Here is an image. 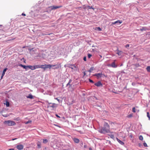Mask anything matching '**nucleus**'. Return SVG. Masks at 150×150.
Returning <instances> with one entry per match:
<instances>
[{
  "instance_id": "obj_38",
  "label": "nucleus",
  "mask_w": 150,
  "mask_h": 150,
  "mask_svg": "<svg viewBox=\"0 0 150 150\" xmlns=\"http://www.w3.org/2000/svg\"><path fill=\"white\" fill-rule=\"evenodd\" d=\"M129 137H130L131 138H132L133 137V135L132 134H131L129 136Z\"/></svg>"
},
{
  "instance_id": "obj_29",
  "label": "nucleus",
  "mask_w": 150,
  "mask_h": 150,
  "mask_svg": "<svg viewBox=\"0 0 150 150\" xmlns=\"http://www.w3.org/2000/svg\"><path fill=\"white\" fill-rule=\"evenodd\" d=\"M147 117H148L149 120L150 119V116L149 115V113L148 112H147Z\"/></svg>"
},
{
  "instance_id": "obj_16",
  "label": "nucleus",
  "mask_w": 150,
  "mask_h": 150,
  "mask_svg": "<svg viewBox=\"0 0 150 150\" xmlns=\"http://www.w3.org/2000/svg\"><path fill=\"white\" fill-rule=\"evenodd\" d=\"M101 73H98L97 74H96L94 75L95 76H96L98 78L100 77L101 76Z\"/></svg>"
},
{
  "instance_id": "obj_3",
  "label": "nucleus",
  "mask_w": 150,
  "mask_h": 150,
  "mask_svg": "<svg viewBox=\"0 0 150 150\" xmlns=\"http://www.w3.org/2000/svg\"><path fill=\"white\" fill-rule=\"evenodd\" d=\"M58 104L52 103H48L47 104V107L53 110L55 109L57 107Z\"/></svg>"
},
{
  "instance_id": "obj_2",
  "label": "nucleus",
  "mask_w": 150,
  "mask_h": 150,
  "mask_svg": "<svg viewBox=\"0 0 150 150\" xmlns=\"http://www.w3.org/2000/svg\"><path fill=\"white\" fill-rule=\"evenodd\" d=\"M56 66L54 68V69H58L61 67V65L60 64L59 65H51L50 64H45L44 65H41L40 66H38V68H41L45 69L46 68H49L50 69L52 67Z\"/></svg>"
},
{
  "instance_id": "obj_30",
  "label": "nucleus",
  "mask_w": 150,
  "mask_h": 150,
  "mask_svg": "<svg viewBox=\"0 0 150 150\" xmlns=\"http://www.w3.org/2000/svg\"><path fill=\"white\" fill-rule=\"evenodd\" d=\"M41 143L38 142V148H40L41 147Z\"/></svg>"
},
{
  "instance_id": "obj_49",
  "label": "nucleus",
  "mask_w": 150,
  "mask_h": 150,
  "mask_svg": "<svg viewBox=\"0 0 150 150\" xmlns=\"http://www.w3.org/2000/svg\"><path fill=\"white\" fill-rule=\"evenodd\" d=\"M17 120H18V119H17Z\"/></svg>"
},
{
  "instance_id": "obj_19",
  "label": "nucleus",
  "mask_w": 150,
  "mask_h": 150,
  "mask_svg": "<svg viewBox=\"0 0 150 150\" xmlns=\"http://www.w3.org/2000/svg\"><path fill=\"white\" fill-rule=\"evenodd\" d=\"M7 68H6L3 70V71L2 73V76H4L5 73V72L7 70Z\"/></svg>"
},
{
  "instance_id": "obj_7",
  "label": "nucleus",
  "mask_w": 150,
  "mask_h": 150,
  "mask_svg": "<svg viewBox=\"0 0 150 150\" xmlns=\"http://www.w3.org/2000/svg\"><path fill=\"white\" fill-rule=\"evenodd\" d=\"M24 146L23 145L21 144L18 145L17 146V148L19 150H21L23 149Z\"/></svg>"
},
{
  "instance_id": "obj_34",
  "label": "nucleus",
  "mask_w": 150,
  "mask_h": 150,
  "mask_svg": "<svg viewBox=\"0 0 150 150\" xmlns=\"http://www.w3.org/2000/svg\"><path fill=\"white\" fill-rule=\"evenodd\" d=\"M89 81L90 82L92 83H94V82L91 79H89Z\"/></svg>"
},
{
  "instance_id": "obj_41",
  "label": "nucleus",
  "mask_w": 150,
  "mask_h": 150,
  "mask_svg": "<svg viewBox=\"0 0 150 150\" xmlns=\"http://www.w3.org/2000/svg\"><path fill=\"white\" fill-rule=\"evenodd\" d=\"M55 115L57 117H58V118H60V117L57 114H56Z\"/></svg>"
},
{
  "instance_id": "obj_44",
  "label": "nucleus",
  "mask_w": 150,
  "mask_h": 150,
  "mask_svg": "<svg viewBox=\"0 0 150 150\" xmlns=\"http://www.w3.org/2000/svg\"><path fill=\"white\" fill-rule=\"evenodd\" d=\"M2 76H2H1V79H2V78H3V76Z\"/></svg>"
},
{
  "instance_id": "obj_6",
  "label": "nucleus",
  "mask_w": 150,
  "mask_h": 150,
  "mask_svg": "<svg viewBox=\"0 0 150 150\" xmlns=\"http://www.w3.org/2000/svg\"><path fill=\"white\" fill-rule=\"evenodd\" d=\"M62 7V6H51L50 7V8L52 10H54V9H56L57 8Z\"/></svg>"
},
{
  "instance_id": "obj_9",
  "label": "nucleus",
  "mask_w": 150,
  "mask_h": 150,
  "mask_svg": "<svg viewBox=\"0 0 150 150\" xmlns=\"http://www.w3.org/2000/svg\"><path fill=\"white\" fill-rule=\"evenodd\" d=\"M69 67L71 68V69H74L77 68L76 67V66L75 64H70L68 67Z\"/></svg>"
},
{
  "instance_id": "obj_43",
  "label": "nucleus",
  "mask_w": 150,
  "mask_h": 150,
  "mask_svg": "<svg viewBox=\"0 0 150 150\" xmlns=\"http://www.w3.org/2000/svg\"><path fill=\"white\" fill-rule=\"evenodd\" d=\"M86 147H87V146H86V145H84V147L85 148H86Z\"/></svg>"
},
{
  "instance_id": "obj_33",
  "label": "nucleus",
  "mask_w": 150,
  "mask_h": 150,
  "mask_svg": "<svg viewBox=\"0 0 150 150\" xmlns=\"http://www.w3.org/2000/svg\"><path fill=\"white\" fill-rule=\"evenodd\" d=\"M143 145L145 147H147V144H146V143L145 142L144 143Z\"/></svg>"
},
{
  "instance_id": "obj_12",
  "label": "nucleus",
  "mask_w": 150,
  "mask_h": 150,
  "mask_svg": "<svg viewBox=\"0 0 150 150\" xmlns=\"http://www.w3.org/2000/svg\"><path fill=\"white\" fill-rule=\"evenodd\" d=\"M73 140L74 142L76 143H78L79 142V139L76 138H74L73 139Z\"/></svg>"
},
{
  "instance_id": "obj_28",
  "label": "nucleus",
  "mask_w": 150,
  "mask_h": 150,
  "mask_svg": "<svg viewBox=\"0 0 150 150\" xmlns=\"http://www.w3.org/2000/svg\"><path fill=\"white\" fill-rule=\"evenodd\" d=\"M109 136H110V137L112 139H114V135L113 134H110L109 135Z\"/></svg>"
},
{
  "instance_id": "obj_23",
  "label": "nucleus",
  "mask_w": 150,
  "mask_h": 150,
  "mask_svg": "<svg viewBox=\"0 0 150 150\" xmlns=\"http://www.w3.org/2000/svg\"><path fill=\"white\" fill-rule=\"evenodd\" d=\"M139 139L141 140H142L143 139V138L142 135H140L139 137Z\"/></svg>"
},
{
  "instance_id": "obj_36",
  "label": "nucleus",
  "mask_w": 150,
  "mask_h": 150,
  "mask_svg": "<svg viewBox=\"0 0 150 150\" xmlns=\"http://www.w3.org/2000/svg\"><path fill=\"white\" fill-rule=\"evenodd\" d=\"M83 60L85 61H86V57H84V58H83Z\"/></svg>"
},
{
  "instance_id": "obj_31",
  "label": "nucleus",
  "mask_w": 150,
  "mask_h": 150,
  "mask_svg": "<svg viewBox=\"0 0 150 150\" xmlns=\"http://www.w3.org/2000/svg\"><path fill=\"white\" fill-rule=\"evenodd\" d=\"M92 56V55L90 54H88V58H90Z\"/></svg>"
},
{
  "instance_id": "obj_18",
  "label": "nucleus",
  "mask_w": 150,
  "mask_h": 150,
  "mask_svg": "<svg viewBox=\"0 0 150 150\" xmlns=\"http://www.w3.org/2000/svg\"><path fill=\"white\" fill-rule=\"evenodd\" d=\"M43 143L44 144H46L48 142V140L46 139H42Z\"/></svg>"
},
{
  "instance_id": "obj_11",
  "label": "nucleus",
  "mask_w": 150,
  "mask_h": 150,
  "mask_svg": "<svg viewBox=\"0 0 150 150\" xmlns=\"http://www.w3.org/2000/svg\"><path fill=\"white\" fill-rule=\"evenodd\" d=\"M19 66L23 67L24 69H27L29 67L28 66H26L25 65H23L22 64H19Z\"/></svg>"
},
{
  "instance_id": "obj_4",
  "label": "nucleus",
  "mask_w": 150,
  "mask_h": 150,
  "mask_svg": "<svg viewBox=\"0 0 150 150\" xmlns=\"http://www.w3.org/2000/svg\"><path fill=\"white\" fill-rule=\"evenodd\" d=\"M4 124L9 126L14 125H16V123L14 121L10 120L5 121L4 122Z\"/></svg>"
},
{
  "instance_id": "obj_5",
  "label": "nucleus",
  "mask_w": 150,
  "mask_h": 150,
  "mask_svg": "<svg viewBox=\"0 0 150 150\" xmlns=\"http://www.w3.org/2000/svg\"><path fill=\"white\" fill-rule=\"evenodd\" d=\"M122 21L120 20H117L115 22H112L111 25H112L114 24H117V25H119L122 23Z\"/></svg>"
},
{
  "instance_id": "obj_13",
  "label": "nucleus",
  "mask_w": 150,
  "mask_h": 150,
  "mask_svg": "<svg viewBox=\"0 0 150 150\" xmlns=\"http://www.w3.org/2000/svg\"><path fill=\"white\" fill-rule=\"evenodd\" d=\"M116 139L118 142L121 145H123L124 144V143L123 142H122L121 140L117 138H116Z\"/></svg>"
},
{
  "instance_id": "obj_17",
  "label": "nucleus",
  "mask_w": 150,
  "mask_h": 150,
  "mask_svg": "<svg viewBox=\"0 0 150 150\" xmlns=\"http://www.w3.org/2000/svg\"><path fill=\"white\" fill-rule=\"evenodd\" d=\"M147 30V28L146 27H143L142 28L140 29V30L141 31H146Z\"/></svg>"
},
{
  "instance_id": "obj_22",
  "label": "nucleus",
  "mask_w": 150,
  "mask_h": 150,
  "mask_svg": "<svg viewBox=\"0 0 150 150\" xmlns=\"http://www.w3.org/2000/svg\"><path fill=\"white\" fill-rule=\"evenodd\" d=\"M71 81V80H70L69 82V83L67 84V86H69V87H71V85L70 84V83Z\"/></svg>"
},
{
  "instance_id": "obj_10",
  "label": "nucleus",
  "mask_w": 150,
  "mask_h": 150,
  "mask_svg": "<svg viewBox=\"0 0 150 150\" xmlns=\"http://www.w3.org/2000/svg\"><path fill=\"white\" fill-rule=\"evenodd\" d=\"M94 85L97 86H102V84L100 81H98L96 83H95Z\"/></svg>"
},
{
  "instance_id": "obj_25",
  "label": "nucleus",
  "mask_w": 150,
  "mask_h": 150,
  "mask_svg": "<svg viewBox=\"0 0 150 150\" xmlns=\"http://www.w3.org/2000/svg\"><path fill=\"white\" fill-rule=\"evenodd\" d=\"M6 106L7 107L9 106L10 104H9V103L8 102V101L6 102Z\"/></svg>"
},
{
  "instance_id": "obj_21",
  "label": "nucleus",
  "mask_w": 150,
  "mask_h": 150,
  "mask_svg": "<svg viewBox=\"0 0 150 150\" xmlns=\"http://www.w3.org/2000/svg\"><path fill=\"white\" fill-rule=\"evenodd\" d=\"M27 98H30V99H32L33 98V96L31 95V94H29L28 96H27Z\"/></svg>"
},
{
  "instance_id": "obj_8",
  "label": "nucleus",
  "mask_w": 150,
  "mask_h": 150,
  "mask_svg": "<svg viewBox=\"0 0 150 150\" xmlns=\"http://www.w3.org/2000/svg\"><path fill=\"white\" fill-rule=\"evenodd\" d=\"M28 68L31 69V70H33L37 68V66H28Z\"/></svg>"
},
{
  "instance_id": "obj_39",
  "label": "nucleus",
  "mask_w": 150,
  "mask_h": 150,
  "mask_svg": "<svg viewBox=\"0 0 150 150\" xmlns=\"http://www.w3.org/2000/svg\"><path fill=\"white\" fill-rule=\"evenodd\" d=\"M129 47V44H127L125 46V47L126 48L128 47Z\"/></svg>"
},
{
  "instance_id": "obj_42",
  "label": "nucleus",
  "mask_w": 150,
  "mask_h": 150,
  "mask_svg": "<svg viewBox=\"0 0 150 150\" xmlns=\"http://www.w3.org/2000/svg\"><path fill=\"white\" fill-rule=\"evenodd\" d=\"M22 16H26V15H25V13H22Z\"/></svg>"
},
{
  "instance_id": "obj_37",
  "label": "nucleus",
  "mask_w": 150,
  "mask_h": 150,
  "mask_svg": "<svg viewBox=\"0 0 150 150\" xmlns=\"http://www.w3.org/2000/svg\"><path fill=\"white\" fill-rule=\"evenodd\" d=\"M54 99L57 100L59 103L60 102V100L59 99H58V98H55Z\"/></svg>"
},
{
  "instance_id": "obj_50",
  "label": "nucleus",
  "mask_w": 150,
  "mask_h": 150,
  "mask_svg": "<svg viewBox=\"0 0 150 150\" xmlns=\"http://www.w3.org/2000/svg\"><path fill=\"white\" fill-rule=\"evenodd\" d=\"M17 120H18V119H17Z\"/></svg>"
},
{
  "instance_id": "obj_26",
  "label": "nucleus",
  "mask_w": 150,
  "mask_h": 150,
  "mask_svg": "<svg viewBox=\"0 0 150 150\" xmlns=\"http://www.w3.org/2000/svg\"><path fill=\"white\" fill-rule=\"evenodd\" d=\"M31 121L29 120L27 122H25V123L26 124H27L29 123H31Z\"/></svg>"
},
{
  "instance_id": "obj_20",
  "label": "nucleus",
  "mask_w": 150,
  "mask_h": 150,
  "mask_svg": "<svg viewBox=\"0 0 150 150\" xmlns=\"http://www.w3.org/2000/svg\"><path fill=\"white\" fill-rule=\"evenodd\" d=\"M146 69L147 72H150V66H148L146 68Z\"/></svg>"
},
{
  "instance_id": "obj_14",
  "label": "nucleus",
  "mask_w": 150,
  "mask_h": 150,
  "mask_svg": "<svg viewBox=\"0 0 150 150\" xmlns=\"http://www.w3.org/2000/svg\"><path fill=\"white\" fill-rule=\"evenodd\" d=\"M111 66L113 68H116L117 67V65H115V62H113L111 64Z\"/></svg>"
},
{
  "instance_id": "obj_48",
  "label": "nucleus",
  "mask_w": 150,
  "mask_h": 150,
  "mask_svg": "<svg viewBox=\"0 0 150 150\" xmlns=\"http://www.w3.org/2000/svg\"><path fill=\"white\" fill-rule=\"evenodd\" d=\"M12 139V140H15V139Z\"/></svg>"
},
{
  "instance_id": "obj_47",
  "label": "nucleus",
  "mask_w": 150,
  "mask_h": 150,
  "mask_svg": "<svg viewBox=\"0 0 150 150\" xmlns=\"http://www.w3.org/2000/svg\"><path fill=\"white\" fill-rule=\"evenodd\" d=\"M86 75V73L85 72H84V75L85 76Z\"/></svg>"
},
{
  "instance_id": "obj_35",
  "label": "nucleus",
  "mask_w": 150,
  "mask_h": 150,
  "mask_svg": "<svg viewBox=\"0 0 150 150\" xmlns=\"http://www.w3.org/2000/svg\"><path fill=\"white\" fill-rule=\"evenodd\" d=\"M97 28L99 31H100L102 30L101 29L100 27H98V28Z\"/></svg>"
},
{
  "instance_id": "obj_1",
  "label": "nucleus",
  "mask_w": 150,
  "mask_h": 150,
  "mask_svg": "<svg viewBox=\"0 0 150 150\" xmlns=\"http://www.w3.org/2000/svg\"><path fill=\"white\" fill-rule=\"evenodd\" d=\"M98 131L100 133L104 134L110 133L109 124L108 123L105 122L103 125V127L99 128Z\"/></svg>"
},
{
  "instance_id": "obj_24",
  "label": "nucleus",
  "mask_w": 150,
  "mask_h": 150,
  "mask_svg": "<svg viewBox=\"0 0 150 150\" xmlns=\"http://www.w3.org/2000/svg\"><path fill=\"white\" fill-rule=\"evenodd\" d=\"M93 69V67H91L89 70L88 71L90 73L91 72Z\"/></svg>"
},
{
  "instance_id": "obj_32",
  "label": "nucleus",
  "mask_w": 150,
  "mask_h": 150,
  "mask_svg": "<svg viewBox=\"0 0 150 150\" xmlns=\"http://www.w3.org/2000/svg\"><path fill=\"white\" fill-rule=\"evenodd\" d=\"M132 112H136L135 108V107H133L132 108Z\"/></svg>"
},
{
  "instance_id": "obj_27",
  "label": "nucleus",
  "mask_w": 150,
  "mask_h": 150,
  "mask_svg": "<svg viewBox=\"0 0 150 150\" xmlns=\"http://www.w3.org/2000/svg\"><path fill=\"white\" fill-rule=\"evenodd\" d=\"M134 66H135L136 67H138L140 66L138 64H136L134 65Z\"/></svg>"
},
{
  "instance_id": "obj_45",
  "label": "nucleus",
  "mask_w": 150,
  "mask_h": 150,
  "mask_svg": "<svg viewBox=\"0 0 150 150\" xmlns=\"http://www.w3.org/2000/svg\"><path fill=\"white\" fill-rule=\"evenodd\" d=\"M8 150H14V149H9Z\"/></svg>"
},
{
  "instance_id": "obj_46",
  "label": "nucleus",
  "mask_w": 150,
  "mask_h": 150,
  "mask_svg": "<svg viewBox=\"0 0 150 150\" xmlns=\"http://www.w3.org/2000/svg\"><path fill=\"white\" fill-rule=\"evenodd\" d=\"M89 150H92V149L91 148H89Z\"/></svg>"
},
{
  "instance_id": "obj_40",
  "label": "nucleus",
  "mask_w": 150,
  "mask_h": 150,
  "mask_svg": "<svg viewBox=\"0 0 150 150\" xmlns=\"http://www.w3.org/2000/svg\"><path fill=\"white\" fill-rule=\"evenodd\" d=\"M88 8H89V9H93V8H92V7H91V6H88Z\"/></svg>"
},
{
  "instance_id": "obj_15",
  "label": "nucleus",
  "mask_w": 150,
  "mask_h": 150,
  "mask_svg": "<svg viewBox=\"0 0 150 150\" xmlns=\"http://www.w3.org/2000/svg\"><path fill=\"white\" fill-rule=\"evenodd\" d=\"M117 54L119 56L121 55L123 53L122 51L119 50H117Z\"/></svg>"
}]
</instances>
